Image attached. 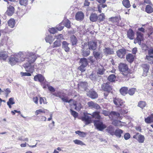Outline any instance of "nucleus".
<instances>
[{"label": "nucleus", "mask_w": 153, "mask_h": 153, "mask_svg": "<svg viewBox=\"0 0 153 153\" xmlns=\"http://www.w3.org/2000/svg\"><path fill=\"white\" fill-rule=\"evenodd\" d=\"M36 56L32 54L28 57V62L24 65V67L27 71L33 73L34 71V65L33 63L36 60Z\"/></svg>", "instance_id": "obj_1"}, {"label": "nucleus", "mask_w": 153, "mask_h": 153, "mask_svg": "<svg viewBox=\"0 0 153 153\" xmlns=\"http://www.w3.org/2000/svg\"><path fill=\"white\" fill-rule=\"evenodd\" d=\"M97 42L91 41L89 42L87 45L84 43L83 46L84 49H88L90 50H94L97 48Z\"/></svg>", "instance_id": "obj_2"}, {"label": "nucleus", "mask_w": 153, "mask_h": 153, "mask_svg": "<svg viewBox=\"0 0 153 153\" xmlns=\"http://www.w3.org/2000/svg\"><path fill=\"white\" fill-rule=\"evenodd\" d=\"M94 126L99 131H102L106 127V126L100 121L94 120Z\"/></svg>", "instance_id": "obj_3"}, {"label": "nucleus", "mask_w": 153, "mask_h": 153, "mask_svg": "<svg viewBox=\"0 0 153 153\" xmlns=\"http://www.w3.org/2000/svg\"><path fill=\"white\" fill-rule=\"evenodd\" d=\"M119 68L123 74L124 75H127L128 68L127 65L121 63L119 65Z\"/></svg>", "instance_id": "obj_4"}, {"label": "nucleus", "mask_w": 153, "mask_h": 153, "mask_svg": "<svg viewBox=\"0 0 153 153\" xmlns=\"http://www.w3.org/2000/svg\"><path fill=\"white\" fill-rule=\"evenodd\" d=\"M137 37L135 40L134 42L135 44L137 42L139 45H140L141 42L143 40V35L138 31L137 32Z\"/></svg>", "instance_id": "obj_5"}, {"label": "nucleus", "mask_w": 153, "mask_h": 153, "mask_svg": "<svg viewBox=\"0 0 153 153\" xmlns=\"http://www.w3.org/2000/svg\"><path fill=\"white\" fill-rule=\"evenodd\" d=\"M126 53V50L124 48L119 49L116 52L117 56L121 58H124Z\"/></svg>", "instance_id": "obj_6"}, {"label": "nucleus", "mask_w": 153, "mask_h": 153, "mask_svg": "<svg viewBox=\"0 0 153 153\" xmlns=\"http://www.w3.org/2000/svg\"><path fill=\"white\" fill-rule=\"evenodd\" d=\"M16 55L11 56L9 59V62L11 65L16 64L18 62V58L17 57Z\"/></svg>", "instance_id": "obj_7"}, {"label": "nucleus", "mask_w": 153, "mask_h": 153, "mask_svg": "<svg viewBox=\"0 0 153 153\" xmlns=\"http://www.w3.org/2000/svg\"><path fill=\"white\" fill-rule=\"evenodd\" d=\"M34 79L35 81H39L42 83H42H43L44 85H45V82L46 81L45 80V81L44 78L43 76L40 74L35 76L34 78Z\"/></svg>", "instance_id": "obj_8"}, {"label": "nucleus", "mask_w": 153, "mask_h": 153, "mask_svg": "<svg viewBox=\"0 0 153 153\" xmlns=\"http://www.w3.org/2000/svg\"><path fill=\"white\" fill-rule=\"evenodd\" d=\"M148 55L146 56V59L149 61H152V63L153 64V48L149 49L148 51ZM151 63V62H149Z\"/></svg>", "instance_id": "obj_9"}, {"label": "nucleus", "mask_w": 153, "mask_h": 153, "mask_svg": "<svg viewBox=\"0 0 153 153\" xmlns=\"http://www.w3.org/2000/svg\"><path fill=\"white\" fill-rule=\"evenodd\" d=\"M82 120L84 121L86 124H88L92 122L91 118L88 116V114H84V116L82 117Z\"/></svg>", "instance_id": "obj_10"}, {"label": "nucleus", "mask_w": 153, "mask_h": 153, "mask_svg": "<svg viewBox=\"0 0 153 153\" xmlns=\"http://www.w3.org/2000/svg\"><path fill=\"white\" fill-rule=\"evenodd\" d=\"M84 13L81 11L77 12L75 15V19L78 21H81L84 18Z\"/></svg>", "instance_id": "obj_11"}, {"label": "nucleus", "mask_w": 153, "mask_h": 153, "mask_svg": "<svg viewBox=\"0 0 153 153\" xmlns=\"http://www.w3.org/2000/svg\"><path fill=\"white\" fill-rule=\"evenodd\" d=\"M87 83L86 82H80L78 84L79 89L81 91H86Z\"/></svg>", "instance_id": "obj_12"}, {"label": "nucleus", "mask_w": 153, "mask_h": 153, "mask_svg": "<svg viewBox=\"0 0 153 153\" xmlns=\"http://www.w3.org/2000/svg\"><path fill=\"white\" fill-rule=\"evenodd\" d=\"M112 124L116 126H126L127 125L124 122H123L117 120L113 121L112 122Z\"/></svg>", "instance_id": "obj_13"}, {"label": "nucleus", "mask_w": 153, "mask_h": 153, "mask_svg": "<svg viewBox=\"0 0 153 153\" xmlns=\"http://www.w3.org/2000/svg\"><path fill=\"white\" fill-rule=\"evenodd\" d=\"M114 103L117 106L120 107L122 106L124 102L121 99L118 98H115L113 100Z\"/></svg>", "instance_id": "obj_14"}, {"label": "nucleus", "mask_w": 153, "mask_h": 153, "mask_svg": "<svg viewBox=\"0 0 153 153\" xmlns=\"http://www.w3.org/2000/svg\"><path fill=\"white\" fill-rule=\"evenodd\" d=\"M103 53L105 55L112 54L114 51L113 49L109 48H105L103 50Z\"/></svg>", "instance_id": "obj_15"}, {"label": "nucleus", "mask_w": 153, "mask_h": 153, "mask_svg": "<svg viewBox=\"0 0 153 153\" xmlns=\"http://www.w3.org/2000/svg\"><path fill=\"white\" fill-rule=\"evenodd\" d=\"M133 138L137 139L140 143H143L144 140V136L141 134H137L133 136Z\"/></svg>", "instance_id": "obj_16"}, {"label": "nucleus", "mask_w": 153, "mask_h": 153, "mask_svg": "<svg viewBox=\"0 0 153 153\" xmlns=\"http://www.w3.org/2000/svg\"><path fill=\"white\" fill-rule=\"evenodd\" d=\"M143 76H146L147 75L149 69V65L147 64H144L143 65Z\"/></svg>", "instance_id": "obj_17"}, {"label": "nucleus", "mask_w": 153, "mask_h": 153, "mask_svg": "<svg viewBox=\"0 0 153 153\" xmlns=\"http://www.w3.org/2000/svg\"><path fill=\"white\" fill-rule=\"evenodd\" d=\"M102 88L105 91L109 92L111 90L112 88L108 83H104L102 85Z\"/></svg>", "instance_id": "obj_18"}, {"label": "nucleus", "mask_w": 153, "mask_h": 153, "mask_svg": "<svg viewBox=\"0 0 153 153\" xmlns=\"http://www.w3.org/2000/svg\"><path fill=\"white\" fill-rule=\"evenodd\" d=\"M87 95L92 99H94L97 98L98 95L97 93L93 91H90L87 93Z\"/></svg>", "instance_id": "obj_19"}, {"label": "nucleus", "mask_w": 153, "mask_h": 153, "mask_svg": "<svg viewBox=\"0 0 153 153\" xmlns=\"http://www.w3.org/2000/svg\"><path fill=\"white\" fill-rule=\"evenodd\" d=\"M88 105L89 107L91 108H93L97 109L100 108V106L98 104L94 103L92 101L88 102Z\"/></svg>", "instance_id": "obj_20"}, {"label": "nucleus", "mask_w": 153, "mask_h": 153, "mask_svg": "<svg viewBox=\"0 0 153 153\" xmlns=\"http://www.w3.org/2000/svg\"><path fill=\"white\" fill-rule=\"evenodd\" d=\"M72 104L75 106V109L77 111H79L82 107L81 104L79 102H76V101L73 100L72 102Z\"/></svg>", "instance_id": "obj_21"}, {"label": "nucleus", "mask_w": 153, "mask_h": 153, "mask_svg": "<svg viewBox=\"0 0 153 153\" xmlns=\"http://www.w3.org/2000/svg\"><path fill=\"white\" fill-rule=\"evenodd\" d=\"M14 9L13 7L10 6L6 12V14L9 16H12L14 13Z\"/></svg>", "instance_id": "obj_22"}, {"label": "nucleus", "mask_w": 153, "mask_h": 153, "mask_svg": "<svg viewBox=\"0 0 153 153\" xmlns=\"http://www.w3.org/2000/svg\"><path fill=\"white\" fill-rule=\"evenodd\" d=\"M45 85H44L43 83H42V85L43 86V88L44 89L46 88L47 87L50 91L54 92L55 91L54 88L52 86L48 85L47 84V82L46 81L45 82Z\"/></svg>", "instance_id": "obj_23"}, {"label": "nucleus", "mask_w": 153, "mask_h": 153, "mask_svg": "<svg viewBox=\"0 0 153 153\" xmlns=\"http://www.w3.org/2000/svg\"><path fill=\"white\" fill-rule=\"evenodd\" d=\"M120 20V17H111L109 18V20L113 22H116L117 23V25H119V22Z\"/></svg>", "instance_id": "obj_24"}, {"label": "nucleus", "mask_w": 153, "mask_h": 153, "mask_svg": "<svg viewBox=\"0 0 153 153\" xmlns=\"http://www.w3.org/2000/svg\"><path fill=\"white\" fill-rule=\"evenodd\" d=\"M62 44V48L64 49L65 51L66 52L69 51L70 49L68 46L69 44L66 41H63Z\"/></svg>", "instance_id": "obj_25"}, {"label": "nucleus", "mask_w": 153, "mask_h": 153, "mask_svg": "<svg viewBox=\"0 0 153 153\" xmlns=\"http://www.w3.org/2000/svg\"><path fill=\"white\" fill-rule=\"evenodd\" d=\"M7 57V54L5 51L0 52V59L5 60L6 59Z\"/></svg>", "instance_id": "obj_26"}, {"label": "nucleus", "mask_w": 153, "mask_h": 153, "mask_svg": "<svg viewBox=\"0 0 153 153\" xmlns=\"http://www.w3.org/2000/svg\"><path fill=\"white\" fill-rule=\"evenodd\" d=\"M127 35L128 37L131 39H134V34L133 30L129 29L127 32Z\"/></svg>", "instance_id": "obj_27"}, {"label": "nucleus", "mask_w": 153, "mask_h": 153, "mask_svg": "<svg viewBox=\"0 0 153 153\" xmlns=\"http://www.w3.org/2000/svg\"><path fill=\"white\" fill-rule=\"evenodd\" d=\"M106 130L107 132L112 135L114 134V128L112 126H109Z\"/></svg>", "instance_id": "obj_28"}, {"label": "nucleus", "mask_w": 153, "mask_h": 153, "mask_svg": "<svg viewBox=\"0 0 153 153\" xmlns=\"http://www.w3.org/2000/svg\"><path fill=\"white\" fill-rule=\"evenodd\" d=\"M98 16L96 13H92L90 16V20L92 22H96Z\"/></svg>", "instance_id": "obj_29"}, {"label": "nucleus", "mask_w": 153, "mask_h": 153, "mask_svg": "<svg viewBox=\"0 0 153 153\" xmlns=\"http://www.w3.org/2000/svg\"><path fill=\"white\" fill-rule=\"evenodd\" d=\"M82 46H83L82 50V53L83 55L85 56H88L90 53V50L88 49H84V45L83 44L82 45Z\"/></svg>", "instance_id": "obj_30"}, {"label": "nucleus", "mask_w": 153, "mask_h": 153, "mask_svg": "<svg viewBox=\"0 0 153 153\" xmlns=\"http://www.w3.org/2000/svg\"><path fill=\"white\" fill-rule=\"evenodd\" d=\"M145 121L146 123H150L152 122L153 123V115L152 114L147 118H145Z\"/></svg>", "instance_id": "obj_31"}, {"label": "nucleus", "mask_w": 153, "mask_h": 153, "mask_svg": "<svg viewBox=\"0 0 153 153\" xmlns=\"http://www.w3.org/2000/svg\"><path fill=\"white\" fill-rule=\"evenodd\" d=\"M105 71V70L104 69L102 65H100L98 67L97 72L98 74L102 75L104 73Z\"/></svg>", "instance_id": "obj_32"}, {"label": "nucleus", "mask_w": 153, "mask_h": 153, "mask_svg": "<svg viewBox=\"0 0 153 153\" xmlns=\"http://www.w3.org/2000/svg\"><path fill=\"white\" fill-rule=\"evenodd\" d=\"M128 89L126 87H122L120 90V92L121 94L125 95L128 93Z\"/></svg>", "instance_id": "obj_33"}, {"label": "nucleus", "mask_w": 153, "mask_h": 153, "mask_svg": "<svg viewBox=\"0 0 153 153\" xmlns=\"http://www.w3.org/2000/svg\"><path fill=\"white\" fill-rule=\"evenodd\" d=\"M80 63L81 65L84 66L86 67L88 65V61L85 58H81L80 59Z\"/></svg>", "instance_id": "obj_34"}, {"label": "nucleus", "mask_w": 153, "mask_h": 153, "mask_svg": "<svg viewBox=\"0 0 153 153\" xmlns=\"http://www.w3.org/2000/svg\"><path fill=\"white\" fill-rule=\"evenodd\" d=\"M134 56L131 54H128L126 56V59L130 62H132L134 59Z\"/></svg>", "instance_id": "obj_35"}, {"label": "nucleus", "mask_w": 153, "mask_h": 153, "mask_svg": "<svg viewBox=\"0 0 153 153\" xmlns=\"http://www.w3.org/2000/svg\"><path fill=\"white\" fill-rule=\"evenodd\" d=\"M123 5L126 8H129L130 7L131 5L128 0H123L122 1Z\"/></svg>", "instance_id": "obj_36"}, {"label": "nucleus", "mask_w": 153, "mask_h": 153, "mask_svg": "<svg viewBox=\"0 0 153 153\" xmlns=\"http://www.w3.org/2000/svg\"><path fill=\"white\" fill-rule=\"evenodd\" d=\"M111 116L112 117V118H111V119H114V118H117L119 117L120 114L118 112L113 111L111 112L110 114V115L109 116ZM110 117V118L111 117Z\"/></svg>", "instance_id": "obj_37"}, {"label": "nucleus", "mask_w": 153, "mask_h": 153, "mask_svg": "<svg viewBox=\"0 0 153 153\" xmlns=\"http://www.w3.org/2000/svg\"><path fill=\"white\" fill-rule=\"evenodd\" d=\"M94 55L95 58L97 59H101L102 57V53L98 52H94Z\"/></svg>", "instance_id": "obj_38"}, {"label": "nucleus", "mask_w": 153, "mask_h": 153, "mask_svg": "<svg viewBox=\"0 0 153 153\" xmlns=\"http://www.w3.org/2000/svg\"><path fill=\"white\" fill-rule=\"evenodd\" d=\"M123 133V131L120 129H116L114 132L115 134L117 137H120L121 135V134Z\"/></svg>", "instance_id": "obj_39"}, {"label": "nucleus", "mask_w": 153, "mask_h": 153, "mask_svg": "<svg viewBox=\"0 0 153 153\" xmlns=\"http://www.w3.org/2000/svg\"><path fill=\"white\" fill-rule=\"evenodd\" d=\"M145 10L146 12L149 13H151L153 12V8L149 5L146 6Z\"/></svg>", "instance_id": "obj_40"}, {"label": "nucleus", "mask_w": 153, "mask_h": 153, "mask_svg": "<svg viewBox=\"0 0 153 153\" xmlns=\"http://www.w3.org/2000/svg\"><path fill=\"white\" fill-rule=\"evenodd\" d=\"M45 40L46 42H48L50 44H51L53 41L54 39L52 36H50L48 35L46 36L45 38Z\"/></svg>", "instance_id": "obj_41"}, {"label": "nucleus", "mask_w": 153, "mask_h": 153, "mask_svg": "<svg viewBox=\"0 0 153 153\" xmlns=\"http://www.w3.org/2000/svg\"><path fill=\"white\" fill-rule=\"evenodd\" d=\"M8 23L9 26L13 28L15 25V20L13 19H11L8 21Z\"/></svg>", "instance_id": "obj_42"}, {"label": "nucleus", "mask_w": 153, "mask_h": 153, "mask_svg": "<svg viewBox=\"0 0 153 153\" xmlns=\"http://www.w3.org/2000/svg\"><path fill=\"white\" fill-rule=\"evenodd\" d=\"M73 142L75 144L77 145H79L81 146L85 145L82 141L78 139L74 140L73 141Z\"/></svg>", "instance_id": "obj_43"}, {"label": "nucleus", "mask_w": 153, "mask_h": 153, "mask_svg": "<svg viewBox=\"0 0 153 153\" xmlns=\"http://www.w3.org/2000/svg\"><path fill=\"white\" fill-rule=\"evenodd\" d=\"M75 133L81 137H85L86 135V133L81 131H75Z\"/></svg>", "instance_id": "obj_44"}, {"label": "nucleus", "mask_w": 153, "mask_h": 153, "mask_svg": "<svg viewBox=\"0 0 153 153\" xmlns=\"http://www.w3.org/2000/svg\"><path fill=\"white\" fill-rule=\"evenodd\" d=\"M48 111L47 110L44 109H39L36 110L35 112V114L36 115H38L41 113H45L46 112H47Z\"/></svg>", "instance_id": "obj_45"}, {"label": "nucleus", "mask_w": 153, "mask_h": 153, "mask_svg": "<svg viewBox=\"0 0 153 153\" xmlns=\"http://www.w3.org/2000/svg\"><path fill=\"white\" fill-rule=\"evenodd\" d=\"M71 40L72 45H76L77 42V39L74 35H73L71 36Z\"/></svg>", "instance_id": "obj_46"}, {"label": "nucleus", "mask_w": 153, "mask_h": 153, "mask_svg": "<svg viewBox=\"0 0 153 153\" xmlns=\"http://www.w3.org/2000/svg\"><path fill=\"white\" fill-rule=\"evenodd\" d=\"M92 116L93 118L98 119H100V116L98 112H95L93 113Z\"/></svg>", "instance_id": "obj_47"}, {"label": "nucleus", "mask_w": 153, "mask_h": 153, "mask_svg": "<svg viewBox=\"0 0 153 153\" xmlns=\"http://www.w3.org/2000/svg\"><path fill=\"white\" fill-rule=\"evenodd\" d=\"M146 103L145 102L141 101L139 102L138 106L141 108H143L145 107L146 105Z\"/></svg>", "instance_id": "obj_48"}, {"label": "nucleus", "mask_w": 153, "mask_h": 153, "mask_svg": "<svg viewBox=\"0 0 153 153\" xmlns=\"http://www.w3.org/2000/svg\"><path fill=\"white\" fill-rule=\"evenodd\" d=\"M105 18V16L103 13H102L98 16V20L100 21H103Z\"/></svg>", "instance_id": "obj_49"}, {"label": "nucleus", "mask_w": 153, "mask_h": 153, "mask_svg": "<svg viewBox=\"0 0 153 153\" xmlns=\"http://www.w3.org/2000/svg\"><path fill=\"white\" fill-rule=\"evenodd\" d=\"M61 98L63 102L69 103L70 104V105H72V102L73 101L71 99L69 100L68 99L67 97H62Z\"/></svg>", "instance_id": "obj_50"}, {"label": "nucleus", "mask_w": 153, "mask_h": 153, "mask_svg": "<svg viewBox=\"0 0 153 153\" xmlns=\"http://www.w3.org/2000/svg\"><path fill=\"white\" fill-rule=\"evenodd\" d=\"M115 78L116 77L114 75L111 74L109 76L108 79L109 81L111 82H113L115 81Z\"/></svg>", "instance_id": "obj_51"}, {"label": "nucleus", "mask_w": 153, "mask_h": 153, "mask_svg": "<svg viewBox=\"0 0 153 153\" xmlns=\"http://www.w3.org/2000/svg\"><path fill=\"white\" fill-rule=\"evenodd\" d=\"M26 57V54L25 53L20 52V58L21 61H24Z\"/></svg>", "instance_id": "obj_52"}, {"label": "nucleus", "mask_w": 153, "mask_h": 153, "mask_svg": "<svg viewBox=\"0 0 153 153\" xmlns=\"http://www.w3.org/2000/svg\"><path fill=\"white\" fill-rule=\"evenodd\" d=\"M136 91V89L134 88H131L128 91V93L130 95H133Z\"/></svg>", "instance_id": "obj_53"}, {"label": "nucleus", "mask_w": 153, "mask_h": 153, "mask_svg": "<svg viewBox=\"0 0 153 153\" xmlns=\"http://www.w3.org/2000/svg\"><path fill=\"white\" fill-rule=\"evenodd\" d=\"M28 3V0H20V4L26 6Z\"/></svg>", "instance_id": "obj_54"}, {"label": "nucleus", "mask_w": 153, "mask_h": 153, "mask_svg": "<svg viewBox=\"0 0 153 153\" xmlns=\"http://www.w3.org/2000/svg\"><path fill=\"white\" fill-rule=\"evenodd\" d=\"M61 45L60 42L59 41H56L53 43V47H59Z\"/></svg>", "instance_id": "obj_55"}, {"label": "nucleus", "mask_w": 153, "mask_h": 153, "mask_svg": "<svg viewBox=\"0 0 153 153\" xmlns=\"http://www.w3.org/2000/svg\"><path fill=\"white\" fill-rule=\"evenodd\" d=\"M107 5L105 4H100V5H99L98 7V12L100 13H101L102 12V8H104Z\"/></svg>", "instance_id": "obj_56"}, {"label": "nucleus", "mask_w": 153, "mask_h": 153, "mask_svg": "<svg viewBox=\"0 0 153 153\" xmlns=\"http://www.w3.org/2000/svg\"><path fill=\"white\" fill-rule=\"evenodd\" d=\"M40 103L41 104H46V99L45 97H41L40 98Z\"/></svg>", "instance_id": "obj_57"}, {"label": "nucleus", "mask_w": 153, "mask_h": 153, "mask_svg": "<svg viewBox=\"0 0 153 153\" xmlns=\"http://www.w3.org/2000/svg\"><path fill=\"white\" fill-rule=\"evenodd\" d=\"M63 23L62 22L60 23L57 27V29L58 30L61 31L63 29V27H64V26L63 25Z\"/></svg>", "instance_id": "obj_58"}, {"label": "nucleus", "mask_w": 153, "mask_h": 153, "mask_svg": "<svg viewBox=\"0 0 153 153\" xmlns=\"http://www.w3.org/2000/svg\"><path fill=\"white\" fill-rule=\"evenodd\" d=\"M64 25L68 28H69L70 27L71 22L68 20H67L64 23Z\"/></svg>", "instance_id": "obj_59"}, {"label": "nucleus", "mask_w": 153, "mask_h": 153, "mask_svg": "<svg viewBox=\"0 0 153 153\" xmlns=\"http://www.w3.org/2000/svg\"><path fill=\"white\" fill-rule=\"evenodd\" d=\"M57 30V28H55L52 27L49 28V31L51 33L54 34L56 32Z\"/></svg>", "instance_id": "obj_60"}, {"label": "nucleus", "mask_w": 153, "mask_h": 153, "mask_svg": "<svg viewBox=\"0 0 153 153\" xmlns=\"http://www.w3.org/2000/svg\"><path fill=\"white\" fill-rule=\"evenodd\" d=\"M9 103V104L12 105H13L15 104V101L13 97H11L9 98V100L7 102V103Z\"/></svg>", "instance_id": "obj_61"}, {"label": "nucleus", "mask_w": 153, "mask_h": 153, "mask_svg": "<svg viewBox=\"0 0 153 153\" xmlns=\"http://www.w3.org/2000/svg\"><path fill=\"white\" fill-rule=\"evenodd\" d=\"M70 112L72 115L74 117L76 118L77 117L78 113L72 110L71 109H70Z\"/></svg>", "instance_id": "obj_62"}, {"label": "nucleus", "mask_w": 153, "mask_h": 153, "mask_svg": "<svg viewBox=\"0 0 153 153\" xmlns=\"http://www.w3.org/2000/svg\"><path fill=\"white\" fill-rule=\"evenodd\" d=\"M21 74L22 76H31V74L28 72H21Z\"/></svg>", "instance_id": "obj_63"}, {"label": "nucleus", "mask_w": 153, "mask_h": 153, "mask_svg": "<svg viewBox=\"0 0 153 153\" xmlns=\"http://www.w3.org/2000/svg\"><path fill=\"white\" fill-rule=\"evenodd\" d=\"M86 66H84L82 65H81L79 68L78 69L81 71V72H83L85 71V69Z\"/></svg>", "instance_id": "obj_64"}]
</instances>
